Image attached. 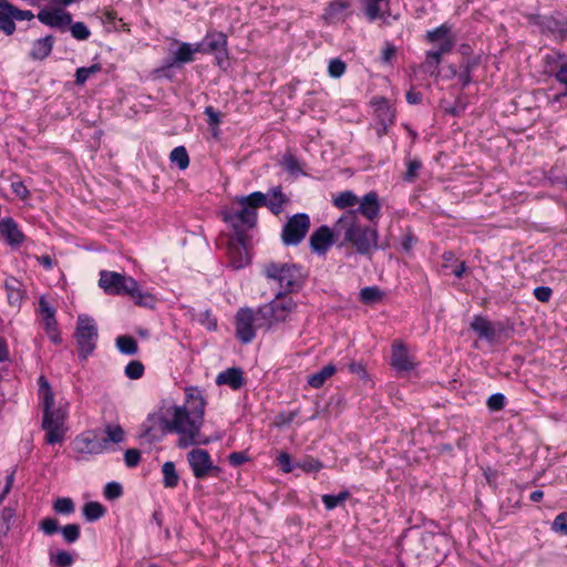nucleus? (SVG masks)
Here are the masks:
<instances>
[{"mask_svg":"<svg viewBox=\"0 0 567 567\" xmlns=\"http://www.w3.org/2000/svg\"><path fill=\"white\" fill-rule=\"evenodd\" d=\"M205 406L206 402L202 390L196 386H188L185 389L184 404L179 405L173 401L164 400L158 411L148 415L143 424L142 436L153 441L169 432L179 435V447L207 444L208 441L200 437Z\"/></svg>","mask_w":567,"mask_h":567,"instance_id":"1","label":"nucleus"},{"mask_svg":"<svg viewBox=\"0 0 567 567\" xmlns=\"http://www.w3.org/2000/svg\"><path fill=\"white\" fill-rule=\"evenodd\" d=\"M39 395L44 408L42 426L45 431V441L49 444L61 443L65 434L64 422L68 416L69 403H59V406L54 408L53 392L43 375L39 378Z\"/></svg>","mask_w":567,"mask_h":567,"instance_id":"2","label":"nucleus"},{"mask_svg":"<svg viewBox=\"0 0 567 567\" xmlns=\"http://www.w3.org/2000/svg\"><path fill=\"white\" fill-rule=\"evenodd\" d=\"M334 234L343 235L361 255H369L378 248V231L374 227L359 223L357 212H346L334 225Z\"/></svg>","mask_w":567,"mask_h":567,"instance_id":"3","label":"nucleus"},{"mask_svg":"<svg viewBox=\"0 0 567 567\" xmlns=\"http://www.w3.org/2000/svg\"><path fill=\"white\" fill-rule=\"evenodd\" d=\"M236 203L238 209L223 210V218L234 229L236 237H244L245 231L256 226L257 209L266 205V194L254 192L236 198Z\"/></svg>","mask_w":567,"mask_h":567,"instance_id":"4","label":"nucleus"},{"mask_svg":"<svg viewBox=\"0 0 567 567\" xmlns=\"http://www.w3.org/2000/svg\"><path fill=\"white\" fill-rule=\"evenodd\" d=\"M99 285L107 295H128L141 306H148L152 302V296L143 292L132 277L103 270L100 272Z\"/></svg>","mask_w":567,"mask_h":567,"instance_id":"5","label":"nucleus"},{"mask_svg":"<svg viewBox=\"0 0 567 567\" xmlns=\"http://www.w3.org/2000/svg\"><path fill=\"white\" fill-rule=\"evenodd\" d=\"M264 272L269 280L275 281L286 292L299 288L303 281V275L297 265L269 262Z\"/></svg>","mask_w":567,"mask_h":567,"instance_id":"6","label":"nucleus"},{"mask_svg":"<svg viewBox=\"0 0 567 567\" xmlns=\"http://www.w3.org/2000/svg\"><path fill=\"white\" fill-rule=\"evenodd\" d=\"M236 337L243 343H249L256 337L259 328H267L266 320L259 312L249 307L240 308L235 316Z\"/></svg>","mask_w":567,"mask_h":567,"instance_id":"7","label":"nucleus"},{"mask_svg":"<svg viewBox=\"0 0 567 567\" xmlns=\"http://www.w3.org/2000/svg\"><path fill=\"white\" fill-rule=\"evenodd\" d=\"M296 307L297 303L291 297L279 292L270 302L259 306V312L262 315V319L266 320L267 329H269L274 324L287 320Z\"/></svg>","mask_w":567,"mask_h":567,"instance_id":"8","label":"nucleus"},{"mask_svg":"<svg viewBox=\"0 0 567 567\" xmlns=\"http://www.w3.org/2000/svg\"><path fill=\"white\" fill-rule=\"evenodd\" d=\"M75 339L83 358L93 352L96 347L97 328L92 318L86 315L79 316Z\"/></svg>","mask_w":567,"mask_h":567,"instance_id":"9","label":"nucleus"},{"mask_svg":"<svg viewBox=\"0 0 567 567\" xmlns=\"http://www.w3.org/2000/svg\"><path fill=\"white\" fill-rule=\"evenodd\" d=\"M187 461L196 478L203 480L208 476H217L220 472V468L213 464L212 457L206 450H192L187 454Z\"/></svg>","mask_w":567,"mask_h":567,"instance_id":"10","label":"nucleus"},{"mask_svg":"<svg viewBox=\"0 0 567 567\" xmlns=\"http://www.w3.org/2000/svg\"><path fill=\"white\" fill-rule=\"evenodd\" d=\"M309 228V216L306 214H296L285 224L281 233V239L285 245H298L306 237Z\"/></svg>","mask_w":567,"mask_h":567,"instance_id":"11","label":"nucleus"},{"mask_svg":"<svg viewBox=\"0 0 567 567\" xmlns=\"http://www.w3.org/2000/svg\"><path fill=\"white\" fill-rule=\"evenodd\" d=\"M34 14L30 10H20L7 0H0V30L10 35L16 30L14 20H32Z\"/></svg>","mask_w":567,"mask_h":567,"instance_id":"12","label":"nucleus"},{"mask_svg":"<svg viewBox=\"0 0 567 567\" xmlns=\"http://www.w3.org/2000/svg\"><path fill=\"white\" fill-rule=\"evenodd\" d=\"M38 19L43 24L60 30H64L72 22V17L66 10L54 6L42 9L38 13Z\"/></svg>","mask_w":567,"mask_h":567,"instance_id":"13","label":"nucleus"},{"mask_svg":"<svg viewBox=\"0 0 567 567\" xmlns=\"http://www.w3.org/2000/svg\"><path fill=\"white\" fill-rule=\"evenodd\" d=\"M351 14V0H332L327 4L322 19L328 24H338L343 23Z\"/></svg>","mask_w":567,"mask_h":567,"instance_id":"14","label":"nucleus"},{"mask_svg":"<svg viewBox=\"0 0 567 567\" xmlns=\"http://www.w3.org/2000/svg\"><path fill=\"white\" fill-rule=\"evenodd\" d=\"M74 451L79 454H101L106 451V442L85 433L74 440Z\"/></svg>","mask_w":567,"mask_h":567,"instance_id":"15","label":"nucleus"},{"mask_svg":"<svg viewBox=\"0 0 567 567\" xmlns=\"http://www.w3.org/2000/svg\"><path fill=\"white\" fill-rule=\"evenodd\" d=\"M204 40L206 44L205 52L216 54L217 62L220 64V55L227 56V35L224 32L208 31Z\"/></svg>","mask_w":567,"mask_h":567,"instance_id":"16","label":"nucleus"},{"mask_svg":"<svg viewBox=\"0 0 567 567\" xmlns=\"http://www.w3.org/2000/svg\"><path fill=\"white\" fill-rule=\"evenodd\" d=\"M358 209H353L358 214H361L368 220L373 221L379 218L381 205L379 196L375 192L365 194L361 199L358 200Z\"/></svg>","mask_w":567,"mask_h":567,"instance_id":"17","label":"nucleus"},{"mask_svg":"<svg viewBox=\"0 0 567 567\" xmlns=\"http://www.w3.org/2000/svg\"><path fill=\"white\" fill-rule=\"evenodd\" d=\"M237 243L231 244L228 250L230 266L234 269H241L250 262L245 237H236Z\"/></svg>","mask_w":567,"mask_h":567,"instance_id":"18","label":"nucleus"},{"mask_svg":"<svg viewBox=\"0 0 567 567\" xmlns=\"http://www.w3.org/2000/svg\"><path fill=\"white\" fill-rule=\"evenodd\" d=\"M391 362L399 371H410L415 367L413 357L409 354L405 346L401 342H395L393 344Z\"/></svg>","mask_w":567,"mask_h":567,"instance_id":"19","label":"nucleus"},{"mask_svg":"<svg viewBox=\"0 0 567 567\" xmlns=\"http://www.w3.org/2000/svg\"><path fill=\"white\" fill-rule=\"evenodd\" d=\"M332 244L333 231L328 226H321L310 237V246L319 255L326 254Z\"/></svg>","mask_w":567,"mask_h":567,"instance_id":"20","label":"nucleus"},{"mask_svg":"<svg viewBox=\"0 0 567 567\" xmlns=\"http://www.w3.org/2000/svg\"><path fill=\"white\" fill-rule=\"evenodd\" d=\"M425 40L429 43H437L439 45H444L447 42H451V50L455 45V37L452 34V28L446 23H443L440 27L427 31L425 34Z\"/></svg>","mask_w":567,"mask_h":567,"instance_id":"21","label":"nucleus"},{"mask_svg":"<svg viewBox=\"0 0 567 567\" xmlns=\"http://www.w3.org/2000/svg\"><path fill=\"white\" fill-rule=\"evenodd\" d=\"M0 234L6 237L10 245H20L24 236L12 218H4L0 221Z\"/></svg>","mask_w":567,"mask_h":567,"instance_id":"22","label":"nucleus"},{"mask_svg":"<svg viewBox=\"0 0 567 567\" xmlns=\"http://www.w3.org/2000/svg\"><path fill=\"white\" fill-rule=\"evenodd\" d=\"M217 384H225L234 390H238L244 385L243 372L238 368H229L220 372L216 378Z\"/></svg>","mask_w":567,"mask_h":567,"instance_id":"23","label":"nucleus"},{"mask_svg":"<svg viewBox=\"0 0 567 567\" xmlns=\"http://www.w3.org/2000/svg\"><path fill=\"white\" fill-rule=\"evenodd\" d=\"M53 48V38L51 35H47L44 38L38 39L33 42L30 56L33 60H43L51 53Z\"/></svg>","mask_w":567,"mask_h":567,"instance_id":"24","label":"nucleus"},{"mask_svg":"<svg viewBox=\"0 0 567 567\" xmlns=\"http://www.w3.org/2000/svg\"><path fill=\"white\" fill-rule=\"evenodd\" d=\"M471 328L478 334L480 338L493 340L495 338V329L493 324L481 316H475L471 322Z\"/></svg>","mask_w":567,"mask_h":567,"instance_id":"25","label":"nucleus"},{"mask_svg":"<svg viewBox=\"0 0 567 567\" xmlns=\"http://www.w3.org/2000/svg\"><path fill=\"white\" fill-rule=\"evenodd\" d=\"M333 364L324 365L320 371L308 377V384L311 388L319 389L324 382L336 373Z\"/></svg>","mask_w":567,"mask_h":567,"instance_id":"26","label":"nucleus"},{"mask_svg":"<svg viewBox=\"0 0 567 567\" xmlns=\"http://www.w3.org/2000/svg\"><path fill=\"white\" fill-rule=\"evenodd\" d=\"M451 51V42H447L444 45H437L436 49L427 51L425 56V66L429 69H436L441 63L442 55L450 53Z\"/></svg>","mask_w":567,"mask_h":567,"instance_id":"27","label":"nucleus"},{"mask_svg":"<svg viewBox=\"0 0 567 567\" xmlns=\"http://www.w3.org/2000/svg\"><path fill=\"white\" fill-rule=\"evenodd\" d=\"M192 61H194L192 43H179L178 49L173 53L172 65L189 63Z\"/></svg>","mask_w":567,"mask_h":567,"instance_id":"28","label":"nucleus"},{"mask_svg":"<svg viewBox=\"0 0 567 567\" xmlns=\"http://www.w3.org/2000/svg\"><path fill=\"white\" fill-rule=\"evenodd\" d=\"M361 3L363 6L364 14L370 22L383 18L382 3H385V1L361 0Z\"/></svg>","mask_w":567,"mask_h":567,"instance_id":"29","label":"nucleus"},{"mask_svg":"<svg viewBox=\"0 0 567 567\" xmlns=\"http://www.w3.org/2000/svg\"><path fill=\"white\" fill-rule=\"evenodd\" d=\"M105 439L102 442L109 443H122L125 440V432L120 424L111 423L105 426Z\"/></svg>","mask_w":567,"mask_h":567,"instance_id":"30","label":"nucleus"},{"mask_svg":"<svg viewBox=\"0 0 567 567\" xmlns=\"http://www.w3.org/2000/svg\"><path fill=\"white\" fill-rule=\"evenodd\" d=\"M553 60L556 62H560L558 65V70L555 73V79L564 84L566 86V92L564 95L567 94V55L560 52H555L551 56Z\"/></svg>","mask_w":567,"mask_h":567,"instance_id":"31","label":"nucleus"},{"mask_svg":"<svg viewBox=\"0 0 567 567\" xmlns=\"http://www.w3.org/2000/svg\"><path fill=\"white\" fill-rule=\"evenodd\" d=\"M163 484L167 488H174L179 481V476L176 472L175 464L173 462L164 463L162 467Z\"/></svg>","mask_w":567,"mask_h":567,"instance_id":"32","label":"nucleus"},{"mask_svg":"<svg viewBox=\"0 0 567 567\" xmlns=\"http://www.w3.org/2000/svg\"><path fill=\"white\" fill-rule=\"evenodd\" d=\"M106 509L105 507L97 502H89L83 506L82 513L86 520L94 522L100 519Z\"/></svg>","mask_w":567,"mask_h":567,"instance_id":"33","label":"nucleus"},{"mask_svg":"<svg viewBox=\"0 0 567 567\" xmlns=\"http://www.w3.org/2000/svg\"><path fill=\"white\" fill-rule=\"evenodd\" d=\"M117 350L127 355H133L137 352V342L130 336H118L115 340Z\"/></svg>","mask_w":567,"mask_h":567,"instance_id":"34","label":"nucleus"},{"mask_svg":"<svg viewBox=\"0 0 567 567\" xmlns=\"http://www.w3.org/2000/svg\"><path fill=\"white\" fill-rule=\"evenodd\" d=\"M349 497L350 493L348 491H342L338 495L326 494L322 496V503L326 509L331 511L338 506H342Z\"/></svg>","mask_w":567,"mask_h":567,"instance_id":"35","label":"nucleus"},{"mask_svg":"<svg viewBox=\"0 0 567 567\" xmlns=\"http://www.w3.org/2000/svg\"><path fill=\"white\" fill-rule=\"evenodd\" d=\"M358 200H359V198L355 196L354 193L347 190V192H342V193L338 194L333 198V204L336 207H338L340 209H346V208L353 207L354 205H357Z\"/></svg>","mask_w":567,"mask_h":567,"instance_id":"36","label":"nucleus"},{"mask_svg":"<svg viewBox=\"0 0 567 567\" xmlns=\"http://www.w3.org/2000/svg\"><path fill=\"white\" fill-rule=\"evenodd\" d=\"M285 199L279 188H274L270 192V198L266 195V205L274 214H279L282 210Z\"/></svg>","mask_w":567,"mask_h":567,"instance_id":"37","label":"nucleus"},{"mask_svg":"<svg viewBox=\"0 0 567 567\" xmlns=\"http://www.w3.org/2000/svg\"><path fill=\"white\" fill-rule=\"evenodd\" d=\"M383 293L377 287H365L360 290V301L365 305H373L381 301Z\"/></svg>","mask_w":567,"mask_h":567,"instance_id":"38","label":"nucleus"},{"mask_svg":"<svg viewBox=\"0 0 567 567\" xmlns=\"http://www.w3.org/2000/svg\"><path fill=\"white\" fill-rule=\"evenodd\" d=\"M172 163L176 164L179 169H186L189 165V157L184 146L175 147L169 155Z\"/></svg>","mask_w":567,"mask_h":567,"instance_id":"39","label":"nucleus"},{"mask_svg":"<svg viewBox=\"0 0 567 567\" xmlns=\"http://www.w3.org/2000/svg\"><path fill=\"white\" fill-rule=\"evenodd\" d=\"M545 25L560 40L567 39V23H560L553 18H547Z\"/></svg>","mask_w":567,"mask_h":567,"instance_id":"40","label":"nucleus"},{"mask_svg":"<svg viewBox=\"0 0 567 567\" xmlns=\"http://www.w3.org/2000/svg\"><path fill=\"white\" fill-rule=\"evenodd\" d=\"M100 64H93L89 68H79L75 73V82L76 84L83 85L87 79L101 71Z\"/></svg>","mask_w":567,"mask_h":567,"instance_id":"41","label":"nucleus"},{"mask_svg":"<svg viewBox=\"0 0 567 567\" xmlns=\"http://www.w3.org/2000/svg\"><path fill=\"white\" fill-rule=\"evenodd\" d=\"M53 509L63 515H69L74 512V503L70 497H61L53 503Z\"/></svg>","mask_w":567,"mask_h":567,"instance_id":"42","label":"nucleus"},{"mask_svg":"<svg viewBox=\"0 0 567 567\" xmlns=\"http://www.w3.org/2000/svg\"><path fill=\"white\" fill-rule=\"evenodd\" d=\"M144 374V365L141 361L134 360L125 367V375L131 380H137Z\"/></svg>","mask_w":567,"mask_h":567,"instance_id":"43","label":"nucleus"},{"mask_svg":"<svg viewBox=\"0 0 567 567\" xmlns=\"http://www.w3.org/2000/svg\"><path fill=\"white\" fill-rule=\"evenodd\" d=\"M51 561L58 567H70L73 564V557L70 553L60 550L51 554Z\"/></svg>","mask_w":567,"mask_h":567,"instance_id":"44","label":"nucleus"},{"mask_svg":"<svg viewBox=\"0 0 567 567\" xmlns=\"http://www.w3.org/2000/svg\"><path fill=\"white\" fill-rule=\"evenodd\" d=\"M70 31L76 40H86L91 35L89 28L83 22L70 24Z\"/></svg>","mask_w":567,"mask_h":567,"instance_id":"45","label":"nucleus"},{"mask_svg":"<svg viewBox=\"0 0 567 567\" xmlns=\"http://www.w3.org/2000/svg\"><path fill=\"white\" fill-rule=\"evenodd\" d=\"M346 63L340 59H332L329 62L328 73L331 78L338 79L346 72Z\"/></svg>","mask_w":567,"mask_h":567,"instance_id":"46","label":"nucleus"},{"mask_svg":"<svg viewBox=\"0 0 567 567\" xmlns=\"http://www.w3.org/2000/svg\"><path fill=\"white\" fill-rule=\"evenodd\" d=\"M123 494V488L121 484L116 482H110L104 487V496L107 499L118 498Z\"/></svg>","mask_w":567,"mask_h":567,"instance_id":"47","label":"nucleus"},{"mask_svg":"<svg viewBox=\"0 0 567 567\" xmlns=\"http://www.w3.org/2000/svg\"><path fill=\"white\" fill-rule=\"evenodd\" d=\"M505 405V396L502 393L492 394L487 400V406L491 411H499Z\"/></svg>","mask_w":567,"mask_h":567,"instance_id":"48","label":"nucleus"},{"mask_svg":"<svg viewBox=\"0 0 567 567\" xmlns=\"http://www.w3.org/2000/svg\"><path fill=\"white\" fill-rule=\"evenodd\" d=\"M124 461H125V464L128 466V467H134L136 466L140 461H141V453L138 450L136 449H130L125 452L124 454Z\"/></svg>","mask_w":567,"mask_h":567,"instance_id":"49","label":"nucleus"},{"mask_svg":"<svg viewBox=\"0 0 567 567\" xmlns=\"http://www.w3.org/2000/svg\"><path fill=\"white\" fill-rule=\"evenodd\" d=\"M554 532H567V513H560L551 524Z\"/></svg>","mask_w":567,"mask_h":567,"instance_id":"50","label":"nucleus"},{"mask_svg":"<svg viewBox=\"0 0 567 567\" xmlns=\"http://www.w3.org/2000/svg\"><path fill=\"white\" fill-rule=\"evenodd\" d=\"M277 464L285 473H290L292 471L290 455L286 452H281L277 456Z\"/></svg>","mask_w":567,"mask_h":567,"instance_id":"51","label":"nucleus"},{"mask_svg":"<svg viewBox=\"0 0 567 567\" xmlns=\"http://www.w3.org/2000/svg\"><path fill=\"white\" fill-rule=\"evenodd\" d=\"M551 289L545 286H540L534 289L535 298L542 302H547L551 297Z\"/></svg>","mask_w":567,"mask_h":567,"instance_id":"52","label":"nucleus"},{"mask_svg":"<svg viewBox=\"0 0 567 567\" xmlns=\"http://www.w3.org/2000/svg\"><path fill=\"white\" fill-rule=\"evenodd\" d=\"M11 189L21 199H25L29 195L28 188L21 181L12 182Z\"/></svg>","mask_w":567,"mask_h":567,"instance_id":"53","label":"nucleus"},{"mask_svg":"<svg viewBox=\"0 0 567 567\" xmlns=\"http://www.w3.org/2000/svg\"><path fill=\"white\" fill-rule=\"evenodd\" d=\"M40 528L42 532H59V523L55 518L48 517L41 522Z\"/></svg>","mask_w":567,"mask_h":567,"instance_id":"54","label":"nucleus"},{"mask_svg":"<svg viewBox=\"0 0 567 567\" xmlns=\"http://www.w3.org/2000/svg\"><path fill=\"white\" fill-rule=\"evenodd\" d=\"M299 466L306 472H317L321 470L322 464L317 460H306Z\"/></svg>","mask_w":567,"mask_h":567,"instance_id":"55","label":"nucleus"},{"mask_svg":"<svg viewBox=\"0 0 567 567\" xmlns=\"http://www.w3.org/2000/svg\"><path fill=\"white\" fill-rule=\"evenodd\" d=\"M421 164L417 161H410L408 164V171L405 175V179L413 181L417 174V171L420 169Z\"/></svg>","mask_w":567,"mask_h":567,"instance_id":"56","label":"nucleus"},{"mask_svg":"<svg viewBox=\"0 0 567 567\" xmlns=\"http://www.w3.org/2000/svg\"><path fill=\"white\" fill-rule=\"evenodd\" d=\"M205 114L208 116V123L212 126H218L220 123L219 113L215 112L212 106L205 109Z\"/></svg>","mask_w":567,"mask_h":567,"instance_id":"57","label":"nucleus"},{"mask_svg":"<svg viewBox=\"0 0 567 567\" xmlns=\"http://www.w3.org/2000/svg\"><path fill=\"white\" fill-rule=\"evenodd\" d=\"M396 49L394 45L386 43L385 47L382 50V61L383 62H390L391 59L395 55Z\"/></svg>","mask_w":567,"mask_h":567,"instance_id":"58","label":"nucleus"},{"mask_svg":"<svg viewBox=\"0 0 567 567\" xmlns=\"http://www.w3.org/2000/svg\"><path fill=\"white\" fill-rule=\"evenodd\" d=\"M247 456L241 452H235L229 455V462L231 465L238 466L247 461Z\"/></svg>","mask_w":567,"mask_h":567,"instance_id":"59","label":"nucleus"},{"mask_svg":"<svg viewBox=\"0 0 567 567\" xmlns=\"http://www.w3.org/2000/svg\"><path fill=\"white\" fill-rule=\"evenodd\" d=\"M44 321H45V328H47L48 332H49V333H52V334H51V339H52L53 341H55V342H56V341H58V338H56V336L54 334V333H55V320H54V316H51V315H50V316H49V318H45V319H44Z\"/></svg>","mask_w":567,"mask_h":567,"instance_id":"60","label":"nucleus"},{"mask_svg":"<svg viewBox=\"0 0 567 567\" xmlns=\"http://www.w3.org/2000/svg\"><path fill=\"white\" fill-rule=\"evenodd\" d=\"M349 370L352 373L363 375L365 373L363 365L360 362H352L349 364Z\"/></svg>","mask_w":567,"mask_h":567,"instance_id":"61","label":"nucleus"},{"mask_svg":"<svg viewBox=\"0 0 567 567\" xmlns=\"http://www.w3.org/2000/svg\"><path fill=\"white\" fill-rule=\"evenodd\" d=\"M466 270V265L464 261H460L455 268L452 270V274L456 277V278H461L464 272Z\"/></svg>","mask_w":567,"mask_h":567,"instance_id":"62","label":"nucleus"},{"mask_svg":"<svg viewBox=\"0 0 567 567\" xmlns=\"http://www.w3.org/2000/svg\"><path fill=\"white\" fill-rule=\"evenodd\" d=\"M37 259L47 269H51L53 267V260L48 255L40 256Z\"/></svg>","mask_w":567,"mask_h":567,"instance_id":"63","label":"nucleus"},{"mask_svg":"<svg viewBox=\"0 0 567 567\" xmlns=\"http://www.w3.org/2000/svg\"><path fill=\"white\" fill-rule=\"evenodd\" d=\"M406 101L410 103V104H416L421 101V94L417 93V92H414V91H409L406 93Z\"/></svg>","mask_w":567,"mask_h":567,"instance_id":"64","label":"nucleus"}]
</instances>
